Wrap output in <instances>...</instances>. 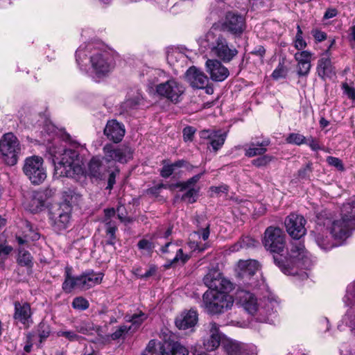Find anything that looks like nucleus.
<instances>
[{
    "instance_id": "obj_1",
    "label": "nucleus",
    "mask_w": 355,
    "mask_h": 355,
    "mask_svg": "<svg viewBox=\"0 0 355 355\" xmlns=\"http://www.w3.org/2000/svg\"><path fill=\"white\" fill-rule=\"evenodd\" d=\"M285 239L286 235L282 229L270 226L264 232L263 243L267 250L277 254L273 256L274 261L284 274L306 279V270L313 263L311 255L299 241L291 243L285 251Z\"/></svg>"
},
{
    "instance_id": "obj_2",
    "label": "nucleus",
    "mask_w": 355,
    "mask_h": 355,
    "mask_svg": "<svg viewBox=\"0 0 355 355\" xmlns=\"http://www.w3.org/2000/svg\"><path fill=\"white\" fill-rule=\"evenodd\" d=\"M76 60L80 69L96 82L108 76L114 67L110 52L94 42L82 44L76 52Z\"/></svg>"
},
{
    "instance_id": "obj_3",
    "label": "nucleus",
    "mask_w": 355,
    "mask_h": 355,
    "mask_svg": "<svg viewBox=\"0 0 355 355\" xmlns=\"http://www.w3.org/2000/svg\"><path fill=\"white\" fill-rule=\"evenodd\" d=\"M354 230V226L341 217L331 218L324 212L318 216L316 226L311 235L321 249L329 250L343 245Z\"/></svg>"
},
{
    "instance_id": "obj_4",
    "label": "nucleus",
    "mask_w": 355,
    "mask_h": 355,
    "mask_svg": "<svg viewBox=\"0 0 355 355\" xmlns=\"http://www.w3.org/2000/svg\"><path fill=\"white\" fill-rule=\"evenodd\" d=\"M53 140V144L48 147V152L54 165V176L77 180L83 175V161L78 150L67 148L59 141Z\"/></svg>"
},
{
    "instance_id": "obj_5",
    "label": "nucleus",
    "mask_w": 355,
    "mask_h": 355,
    "mask_svg": "<svg viewBox=\"0 0 355 355\" xmlns=\"http://www.w3.org/2000/svg\"><path fill=\"white\" fill-rule=\"evenodd\" d=\"M198 43L202 52H209L211 55L217 57L224 62H230L238 54L237 49L228 44L215 26L201 36Z\"/></svg>"
},
{
    "instance_id": "obj_6",
    "label": "nucleus",
    "mask_w": 355,
    "mask_h": 355,
    "mask_svg": "<svg viewBox=\"0 0 355 355\" xmlns=\"http://www.w3.org/2000/svg\"><path fill=\"white\" fill-rule=\"evenodd\" d=\"M235 300L249 314L257 315L261 322H270L269 316L273 314L277 306V301L268 297L258 302L257 297L250 291L239 288L235 293Z\"/></svg>"
},
{
    "instance_id": "obj_7",
    "label": "nucleus",
    "mask_w": 355,
    "mask_h": 355,
    "mask_svg": "<svg viewBox=\"0 0 355 355\" xmlns=\"http://www.w3.org/2000/svg\"><path fill=\"white\" fill-rule=\"evenodd\" d=\"M230 290L214 289L205 292L202 297L203 306L209 314H220L230 309L234 298L228 294Z\"/></svg>"
},
{
    "instance_id": "obj_8",
    "label": "nucleus",
    "mask_w": 355,
    "mask_h": 355,
    "mask_svg": "<svg viewBox=\"0 0 355 355\" xmlns=\"http://www.w3.org/2000/svg\"><path fill=\"white\" fill-rule=\"evenodd\" d=\"M259 264L254 259L239 260L235 268L236 277L248 288H259L264 284L259 271Z\"/></svg>"
},
{
    "instance_id": "obj_9",
    "label": "nucleus",
    "mask_w": 355,
    "mask_h": 355,
    "mask_svg": "<svg viewBox=\"0 0 355 355\" xmlns=\"http://www.w3.org/2000/svg\"><path fill=\"white\" fill-rule=\"evenodd\" d=\"M103 277L102 272H95L94 270L86 271L77 277H72L67 271L62 288L67 293L71 292L74 288L85 291L99 284L102 282Z\"/></svg>"
},
{
    "instance_id": "obj_10",
    "label": "nucleus",
    "mask_w": 355,
    "mask_h": 355,
    "mask_svg": "<svg viewBox=\"0 0 355 355\" xmlns=\"http://www.w3.org/2000/svg\"><path fill=\"white\" fill-rule=\"evenodd\" d=\"M21 145L12 132L4 134L0 139V157L8 165L17 164L21 154Z\"/></svg>"
},
{
    "instance_id": "obj_11",
    "label": "nucleus",
    "mask_w": 355,
    "mask_h": 355,
    "mask_svg": "<svg viewBox=\"0 0 355 355\" xmlns=\"http://www.w3.org/2000/svg\"><path fill=\"white\" fill-rule=\"evenodd\" d=\"M23 171L33 184H40L46 178V171L44 160L41 157L33 155L24 161Z\"/></svg>"
},
{
    "instance_id": "obj_12",
    "label": "nucleus",
    "mask_w": 355,
    "mask_h": 355,
    "mask_svg": "<svg viewBox=\"0 0 355 355\" xmlns=\"http://www.w3.org/2000/svg\"><path fill=\"white\" fill-rule=\"evenodd\" d=\"M149 90L150 92L154 91L153 85L149 86ZM184 91V88L182 85L174 78L157 84L155 87V92L157 96L165 98L174 103L179 102Z\"/></svg>"
},
{
    "instance_id": "obj_13",
    "label": "nucleus",
    "mask_w": 355,
    "mask_h": 355,
    "mask_svg": "<svg viewBox=\"0 0 355 355\" xmlns=\"http://www.w3.org/2000/svg\"><path fill=\"white\" fill-rule=\"evenodd\" d=\"M103 159L107 162L126 163L132 158V151L128 146H116L107 144L103 148Z\"/></svg>"
},
{
    "instance_id": "obj_14",
    "label": "nucleus",
    "mask_w": 355,
    "mask_h": 355,
    "mask_svg": "<svg viewBox=\"0 0 355 355\" xmlns=\"http://www.w3.org/2000/svg\"><path fill=\"white\" fill-rule=\"evenodd\" d=\"M284 223L287 232L294 239H300L306 232V220L302 215L291 214L286 218Z\"/></svg>"
},
{
    "instance_id": "obj_15",
    "label": "nucleus",
    "mask_w": 355,
    "mask_h": 355,
    "mask_svg": "<svg viewBox=\"0 0 355 355\" xmlns=\"http://www.w3.org/2000/svg\"><path fill=\"white\" fill-rule=\"evenodd\" d=\"M70 207L68 204L61 205L50 214V220L55 231L60 232L69 227L70 224Z\"/></svg>"
},
{
    "instance_id": "obj_16",
    "label": "nucleus",
    "mask_w": 355,
    "mask_h": 355,
    "mask_svg": "<svg viewBox=\"0 0 355 355\" xmlns=\"http://www.w3.org/2000/svg\"><path fill=\"white\" fill-rule=\"evenodd\" d=\"M209 224L206 223L203 227L199 228L197 231H194L190 234L189 241L188 245L189 248L195 252L204 251L207 248L208 245L207 243H202L200 239L203 241H206L209 236Z\"/></svg>"
},
{
    "instance_id": "obj_17",
    "label": "nucleus",
    "mask_w": 355,
    "mask_h": 355,
    "mask_svg": "<svg viewBox=\"0 0 355 355\" xmlns=\"http://www.w3.org/2000/svg\"><path fill=\"white\" fill-rule=\"evenodd\" d=\"M223 27L233 35H240L245 30V19L241 15L230 12L225 16Z\"/></svg>"
},
{
    "instance_id": "obj_18",
    "label": "nucleus",
    "mask_w": 355,
    "mask_h": 355,
    "mask_svg": "<svg viewBox=\"0 0 355 355\" xmlns=\"http://www.w3.org/2000/svg\"><path fill=\"white\" fill-rule=\"evenodd\" d=\"M205 284L209 288L232 290V284L227 279L222 277L218 270L211 269L203 279Z\"/></svg>"
},
{
    "instance_id": "obj_19",
    "label": "nucleus",
    "mask_w": 355,
    "mask_h": 355,
    "mask_svg": "<svg viewBox=\"0 0 355 355\" xmlns=\"http://www.w3.org/2000/svg\"><path fill=\"white\" fill-rule=\"evenodd\" d=\"M163 355H188V349L178 340L173 338L169 334H164L159 340Z\"/></svg>"
},
{
    "instance_id": "obj_20",
    "label": "nucleus",
    "mask_w": 355,
    "mask_h": 355,
    "mask_svg": "<svg viewBox=\"0 0 355 355\" xmlns=\"http://www.w3.org/2000/svg\"><path fill=\"white\" fill-rule=\"evenodd\" d=\"M224 349L227 355H257V347L253 344H246L234 340L224 343Z\"/></svg>"
},
{
    "instance_id": "obj_21",
    "label": "nucleus",
    "mask_w": 355,
    "mask_h": 355,
    "mask_svg": "<svg viewBox=\"0 0 355 355\" xmlns=\"http://www.w3.org/2000/svg\"><path fill=\"white\" fill-rule=\"evenodd\" d=\"M205 69L210 78L216 82H222L230 75L228 69L216 59H208L205 63Z\"/></svg>"
},
{
    "instance_id": "obj_22",
    "label": "nucleus",
    "mask_w": 355,
    "mask_h": 355,
    "mask_svg": "<svg viewBox=\"0 0 355 355\" xmlns=\"http://www.w3.org/2000/svg\"><path fill=\"white\" fill-rule=\"evenodd\" d=\"M14 320L17 324H21L24 329L28 328L33 324L32 312L28 303H15Z\"/></svg>"
},
{
    "instance_id": "obj_23",
    "label": "nucleus",
    "mask_w": 355,
    "mask_h": 355,
    "mask_svg": "<svg viewBox=\"0 0 355 355\" xmlns=\"http://www.w3.org/2000/svg\"><path fill=\"white\" fill-rule=\"evenodd\" d=\"M316 71L318 76L323 80L331 79L336 76V70L331 62V53L328 51L320 55L318 61Z\"/></svg>"
},
{
    "instance_id": "obj_24",
    "label": "nucleus",
    "mask_w": 355,
    "mask_h": 355,
    "mask_svg": "<svg viewBox=\"0 0 355 355\" xmlns=\"http://www.w3.org/2000/svg\"><path fill=\"white\" fill-rule=\"evenodd\" d=\"M200 137L202 139L206 140L207 147H210L216 152L224 144L226 134L221 130H204L200 132Z\"/></svg>"
},
{
    "instance_id": "obj_25",
    "label": "nucleus",
    "mask_w": 355,
    "mask_h": 355,
    "mask_svg": "<svg viewBox=\"0 0 355 355\" xmlns=\"http://www.w3.org/2000/svg\"><path fill=\"white\" fill-rule=\"evenodd\" d=\"M103 132L108 139L117 144L123 139L125 130L122 123L112 119L107 122Z\"/></svg>"
},
{
    "instance_id": "obj_26",
    "label": "nucleus",
    "mask_w": 355,
    "mask_h": 355,
    "mask_svg": "<svg viewBox=\"0 0 355 355\" xmlns=\"http://www.w3.org/2000/svg\"><path fill=\"white\" fill-rule=\"evenodd\" d=\"M198 321V314L195 309L185 310L176 317L175 324L180 330L193 327Z\"/></svg>"
},
{
    "instance_id": "obj_27",
    "label": "nucleus",
    "mask_w": 355,
    "mask_h": 355,
    "mask_svg": "<svg viewBox=\"0 0 355 355\" xmlns=\"http://www.w3.org/2000/svg\"><path fill=\"white\" fill-rule=\"evenodd\" d=\"M185 77L191 86L196 89H204L209 83L207 76L196 67H191L187 71Z\"/></svg>"
},
{
    "instance_id": "obj_28",
    "label": "nucleus",
    "mask_w": 355,
    "mask_h": 355,
    "mask_svg": "<svg viewBox=\"0 0 355 355\" xmlns=\"http://www.w3.org/2000/svg\"><path fill=\"white\" fill-rule=\"evenodd\" d=\"M146 318V315L141 311L132 315L125 316L126 323L121 327L118 333H128V331H135L139 326Z\"/></svg>"
},
{
    "instance_id": "obj_29",
    "label": "nucleus",
    "mask_w": 355,
    "mask_h": 355,
    "mask_svg": "<svg viewBox=\"0 0 355 355\" xmlns=\"http://www.w3.org/2000/svg\"><path fill=\"white\" fill-rule=\"evenodd\" d=\"M230 340L226 338L224 334H206L203 338L204 348L209 352L214 351L220 345L224 348V343Z\"/></svg>"
},
{
    "instance_id": "obj_30",
    "label": "nucleus",
    "mask_w": 355,
    "mask_h": 355,
    "mask_svg": "<svg viewBox=\"0 0 355 355\" xmlns=\"http://www.w3.org/2000/svg\"><path fill=\"white\" fill-rule=\"evenodd\" d=\"M340 217L355 227V201L343 204Z\"/></svg>"
},
{
    "instance_id": "obj_31",
    "label": "nucleus",
    "mask_w": 355,
    "mask_h": 355,
    "mask_svg": "<svg viewBox=\"0 0 355 355\" xmlns=\"http://www.w3.org/2000/svg\"><path fill=\"white\" fill-rule=\"evenodd\" d=\"M191 257V254L184 253L183 249L180 247L168 263L165 264L166 268L173 267L176 266L184 265Z\"/></svg>"
},
{
    "instance_id": "obj_32",
    "label": "nucleus",
    "mask_w": 355,
    "mask_h": 355,
    "mask_svg": "<svg viewBox=\"0 0 355 355\" xmlns=\"http://www.w3.org/2000/svg\"><path fill=\"white\" fill-rule=\"evenodd\" d=\"M245 155L249 157L263 155L266 152L265 145L262 143H249L243 146Z\"/></svg>"
},
{
    "instance_id": "obj_33",
    "label": "nucleus",
    "mask_w": 355,
    "mask_h": 355,
    "mask_svg": "<svg viewBox=\"0 0 355 355\" xmlns=\"http://www.w3.org/2000/svg\"><path fill=\"white\" fill-rule=\"evenodd\" d=\"M86 173L94 178H100L103 173L101 161L98 157H93L88 164Z\"/></svg>"
},
{
    "instance_id": "obj_34",
    "label": "nucleus",
    "mask_w": 355,
    "mask_h": 355,
    "mask_svg": "<svg viewBox=\"0 0 355 355\" xmlns=\"http://www.w3.org/2000/svg\"><path fill=\"white\" fill-rule=\"evenodd\" d=\"M180 247V244L178 242H168L162 247L161 254L167 260V263L170 261Z\"/></svg>"
},
{
    "instance_id": "obj_35",
    "label": "nucleus",
    "mask_w": 355,
    "mask_h": 355,
    "mask_svg": "<svg viewBox=\"0 0 355 355\" xmlns=\"http://www.w3.org/2000/svg\"><path fill=\"white\" fill-rule=\"evenodd\" d=\"M49 334H28L27 336L26 344L24 347L26 352L29 353L31 351L32 346L36 344L35 340H38L37 346L40 347V345L44 341Z\"/></svg>"
},
{
    "instance_id": "obj_36",
    "label": "nucleus",
    "mask_w": 355,
    "mask_h": 355,
    "mask_svg": "<svg viewBox=\"0 0 355 355\" xmlns=\"http://www.w3.org/2000/svg\"><path fill=\"white\" fill-rule=\"evenodd\" d=\"M160 347L159 340H150L141 355H163Z\"/></svg>"
},
{
    "instance_id": "obj_37",
    "label": "nucleus",
    "mask_w": 355,
    "mask_h": 355,
    "mask_svg": "<svg viewBox=\"0 0 355 355\" xmlns=\"http://www.w3.org/2000/svg\"><path fill=\"white\" fill-rule=\"evenodd\" d=\"M181 190H187V191L182 195V199L188 202V203H193L196 201L200 188L198 187H190L189 188L182 189V187H180Z\"/></svg>"
},
{
    "instance_id": "obj_38",
    "label": "nucleus",
    "mask_w": 355,
    "mask_h": 355,
    "mask_svg": "<svg viewBox=\"0 0 355 355\" xmlns=\"http://www.w3.org/2000/svg\"><path fill=\"white\" fill-rule=\"evenodd\" d=\"M343 302L346 306L355 304V282L351 283L347 287L346 294L343 297Z\"/></svg>"
},
{
    "instance_id": "obj_39",
    "label": "nucleus",
    "mask_w": 355,
    "mask_h": 355,
    "mask_svg": "<svg viewBox=\"0 0 355 355\" xmlns=\"http://www.w3.org/2000/svg\"><path fill=\"white\" fill-rule=\"evenodd\" d=\"M186 162L183 160H179L173 164H166L161 170V175L163 178H168L173 173L175 168H180L184 166Z\"/></svg>"
},
{
    "instance_id": "obj_40",
    "label": "nucleus",
    "mask_w": 355,
    "mask_h": 355,
    "mask_svg": "<svg viewBox=\"0 0 355 355\" xmlns=\"http://www.w3.org/2000/svg\"><path fill=\"white\" fill-rule=\"evenodd\" d=\"M312 53L309 51H301L294 55L297 64H311Z\"/></svg>"
},
{
    "instance_id": "obj_41",
    "label": "nucleus",
    "mask_w": 355,
    "mask_h": 355,
    "mask_svg": "<svg viewBox=\"0 0 355 355\" xmlns=\"http://www.w3.org/2000/svg\"><path fill=\"white\" fill-rule=\"evenodd\" d=\"M44 201L42 198L41 196H39V194L35 195L31 199V202L29 206H27V208L31 212H37L44 207Z\"/></svg>"
},
{
    "instance_id": "obj_42",
    "label": "nucleus",
    "mask_w": 355,
    "mask_h": 355,
    "mask_svg": "<svg viewBox=\"0 0 355 355\" xmlns=\"http://www.w3.org/2000/svg\"><path fill=\"white\" fill-rule=\"evenodd\" d=\"M286 141L288 144L300 146L306 143V138L299 133H291L286 138Z\"/></svg>"
},
{
    "instance_id": "obj_43",
    "label": "nucleus",
    "mask_w": 355,
    "mask_h": 355,
    "mask_svg": "<svg viewBox=\"0 0 355 355\" xmlns=\"http://www.w3.org/2000/svg\"><path fill=\"white\" fill-rule=\"evenodd\" d=\"M297 33L294 39V46L298 51H302L306 46V42L302 37V31L299 25L297 26Z\"/></svg>"
},
{
    "instance_id": "obj_44",
    "label": "nucleus",
    "mask_w": 355,
    "mask_h": 355,
    "mask_svg": "<svg viewBox=\"0 0 355 355\" xmlns=\"http://www.w3.org/2000/svg\"><path fill=\"white\" fill-rule=\"evenodd\" d=\"M18 262L20 265L30 266L32 263L31 254L28 251L20 250L19 252Z\"/></svg>"
},
{
    "instance_id": "obj_45",
    "label": "nucleus",
    "mask_w": 355,
    "mask_h": 355,
    "mask_svg": "<svg viewBox=\"0 0 355 355\" xmlns=\"http://www.w3.org/2000/svg\"><path fill=\"white\" fill-rule=\"evenodd\" d=\"M205 173L204 171L202 173H200L194 176H193L191 178L189 179L188 180L181 182L179 184V187H182V189H187L189 188L190 187H195V184L199 181V180L201 178L202 175Z\"/></svg>"
},
{
    "instance_id": "obj_46",
    "label": "nucleus",
    "mask_w": 355,
    "mask_h": 355,
    "mask_svg": "<svg viewBox=\"0 0 355 355\" xmlns=\"http://www.w3.org/2000/svg\"><path fill=\"white\" fill-rule=\"evenodd\" d=\"M72 306L76 309L85 310L89 307V302L86 299L78 297L73 300Z\"/></svg>"
},
{
    "instance_id": "obj_47",
    "label": "nucleus",
    "mask_w": 355,
    "mask_h": 355,
    "mask_svg": "<svg viewBox=\"0 0 355 355\" xmlns=\"http://www.w3.org/2000/svg\"><path fill=\"white\" fill-rule=\"evenodd\" d=\"M22 224L26 228V230L23 232V234L25 239L31 238L32 239H37L38 238L37 234L33 233L32 226L29 222L24 221L22 222Z\"/></svg>"
},
{
    "instance_id": "obj_48",
    "label": "nucleus",
    "mask_w": 355,
    "mask_h": 355,
    "mask_svg": "<svg viewBox=\"0 0 355 355\" xmlns=\"http://www.w3.org/2000/svg\"><path fill=\"white\" fill-rule=\"evenodd\" d=\"M271 160L272 157L266 155L253 159L252 161V164L257 167H261L268 164Z\"/></svg>"
},
{
    "instance_id": "obj_49",
    "label": "nucleus",
    "mask_w": 355,
    "mask_h": 355,
    "mask_svg": "<svg viewBox=\"0 0 355 355\" xmlns=\"http://www.w3.org/2000/svg\"><path fill=\"white\" fill-rule=\"evenodd\" d=\"M107 225L106 229L107 236L108 237L107 243L110 245H114L115 243V232L116 230V227L114 225L112 224H106Z\"/></svg>"
},
{
    "instance_id": "obj_50",
    "label": "nucleus",
    "mask_w": 355,
    "mask_h": 355,
    "mask_svg": "<svg viewBox=\"0 0 355 355\" xmlns=\"http://www.w3.org/2000/svg\"><path fill=\"white\" fill-rule=\"evenodd\" d=\"M184 60L186 59L184 55L181 53L180 51L178 50H174L171 52H168L167 55V60L169 63L174 64V60H175L178 61V60Z\"/></svg>"
},
{
    "instance_id": "obj_51",
    "label": "nucleus",
    "mask_w": 355,
    "mask_h": 355,
    "mask_svg": "<svg viewBox=\"0 0 355 355\" xmlns=\"http://www.w3.org/2000/svg\"><path fill=\"white\" fill-rule=\"evenodd\" d=\"M311 69V64H297L296 71L299 76H307Z\"/></svg>"
},
{
    "instance_id": "obj_52",
    "label": "nucleus",
    "mask_w": 355,
    "mask_h": 355,
    "mask_svg": "<svg viewBox=\"0 0 355 355\" xmlns=\"http://www.w3.org/2000/svg\"><path fill=\"white\" fill-rule=\"evenodd\" d=\"M327 162L330 166H334L339 171H343L344 169L341 160L337 157L329 156L327 158Z\"/></svg>"
},
{
    "instance_id": "obj_53",
    "label": "nucleus",
    "mask_w": 355,
    "mask_h": 355,
    "mask_svg": "<svg viewBox=\"0 0 355 355\" xmlns=\"http://www.w3.org/2000/svg\"><path fill=\"white\" fill-rule=\"evenodd\" d=\"M286 71L284 69V66L279 64L272 72V77L273 79L278 80L279 78H282L286 77Z\"/></svg>"
},
{
    "instance_id": "obj_54",
    "label": "nucleus",
    "mask_w": 355,
    "mask_h": 355,
    "mask_svg": "<svg viewBox=\"0 0 355 355\" xmlns=\"http://www.w3.org/2000/svg\"><path fill=\"white\" fill-rule=\"evenodd\" d=\"M196 130L193 127L188 126L183 130V138L185 141H192Z\"/></svg>"
},
{
    "instance_id": "obj_55",
    "label": "nucleus",
    "mask_w": 355,
    "mask_h": 355,
    "mask_svg": "<svg viewBox=\"0 0 355 355\" xmlns=\"http://www.w3.org/2000/svg\"><path fill=\"white\" fill-rule=\"evenodd\" d=\"M342 88L343 93L348 96L349 98L355 99V89L354 87L349 86L347 83H343Z\"/></svg>"
},
{
    "instance_id": "obj_56",
    "label": "nucleus",
    "mask_w": 355,
    "mask_h": 355,
    "mask_svg": "<svg viewBox=\"0 0 355 355\" xmlns=\"http://www.w3.org/2000/svg\"><path fill=\"white\" fill-rule=\"evenodd\" d=\"M307 145L311 148L312 150L317 151L318 150L322 149L319 142L317 139L313 138V137H309L306 139Z\"/></svg>"
},
{
    "instance_id": "obj_57",
    "label": "nucleus",
    "mask_w": 355,
    "mask_h": 355,
    "mask_svg": "<svg viewBox=\"0 0 355 355\" xmlns=\"http://www.w3.org/2000/svg\"><path fill=\"white\" fill-rule=\"evenodd\" d=\"M12 250V248L6 243H0V259L7 257Z\"/></svg>"
},
{
    "instance_id": "obj_58",
    "label": "nucleus",
    "mask_w": 355,
    "mask_h": 355,
    "mask_svg": "<svg viewBox=\"0 0 355 355\" xmlns=\"http://www.w3.org/2000/svg\"><path fill=\"white\" fill-rule=\"evenodd\" d=\"M240 241L243 248L254 247L258 243L256 240L250 236H244Z\"/></svg>"
},
{
    "instance_id": "obj_59",
    "label": "nucleus",
    "mask_w": 355,
    "mask_h": 355,
    "mask_svg": "<svg viewBox=\"0 0 355 355\" xmlns=\"http://www.w3.org/2000/svg\"><path fill=\"white\" fill-rule=\"evenodd\" d=\"M137 245L140 250H145L148 252H150L153 248L152 243L146 239L139 241Z\"/></svg>"
},
{
    "instance_id": "obj_60",
    "label": "nucleus",
    "mask_w": 355,
    "mask_h": 355,
    "mask_svg": "<svg viewBox=\"0 0 355 355\" xmlns=\"http://www.w3.org/2000/svg\"><path fill=\"white\" fill-rule=\"evenodd\" d=\"M343 322L349 326V331H353L355 329V320L351 319L349 312H347L343 318Z\"/></svg>"
},
{
    "instance_id": "obj_61",
    "label": "nucleus",
    "mask_w": 355,
    "mask_h": 355,
    "mask_svg": "<svg viewBox=\"0 0 355 355\" xmlns=\"http://www.w3.org/2000/svg\"><path fill=\"white\" fill-rule=\"evenodd\" d=\"M311 34L317 42H322L327 39V35L318 29H313Z\"/></svg>"
},
{
    "instance_id": "obj_62",
    "label": "nucleus",
    "mask_w": 355,
    "mask_h": 355,
    "mask_svg": "<svg viewBox=\"0 0 355 355\" xmlns=\"http://www.w3.org/2000/svg\"><path fill=\"white\" fill-rule=\"evenodd\" d=\"M105 218L104 222L106 224H111L110 219L115 216L116 211L114 208H109L104 210Z\"/></svg>"
},
{
    "instance_id": "obj_63",
    "label": "nucleus",
    "mask_w": 355,
    "mask_h": 355,
    "mask_svg": "<svg viewBox=\"0 0 355 355\" xmlns=\"http://www.w3.org/2000/svg\"><path fill=\"white\" fill-rule=\"evenodd\" d=\"M119 171L116 169L114 171H112L108 178L107 187V189H112L114 184H115V179L117 174H119Z\"/></svg>"
},
{
    "instance_id": "obj_64",
    "label": "nucleus",
    "mask_w": 355,
    "mask_h": 355,
    "mask_svg": "<svg viewBox=\"0 0 355 355\" xmlns=\"http://www.w3.org/2000/svg\"><path fill=\"white\" fill-rule=\"evenodd\" d=\"M205 327V331H208L209 333H218L219 325L214 322H209Z\"/></svg>"
}]
</instances>
